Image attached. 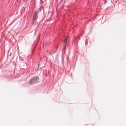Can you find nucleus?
Segmentation results:
<instances>
[{"label": "nucleus", "instance_id": "f03ea898", "mask_svg": "<svg viewBox=\"0 0 126 126\" xmlns=\"http://www.w3.org/2000/svg\"><path fill=\"white\" fill-rule=\"evenodd\" d=\"M37 17L36 14L35 12L33 16V19L34 21H35V19Z\"/></svg>", "mask_w": 126, "mask_h": 126}, {"label": "nucleus", "instance_id": "7ed1b4c3", "mask_svg": "<svg viewBox=\"0 0 126 126\" xmlns=\"http://www.w3.org/2000/svg\"><path fill=\"white\" fill-rule=\"evenodd\" d=\"M67 37L63 41V43L64 45H65V47H66V45L67 44Z\"/></svg>", "mask_w": 126, "mask_h": 126}, {"label": "nucleus", "instance_id": "f257e3e1", "mask_svg": "<svg viewBox=\"0 0 126 126\" xmlns=\"http://www.w3.org/2000/svg\"><path fill=\"white\" fill-rule=\"evenodd\" d=\"M38 80V77L37 76L34 77L29 82L30 84H32L33 83L36 82Z\"/></svg>", "mask_w": 126, "mask_h": 126}]
</instances>
